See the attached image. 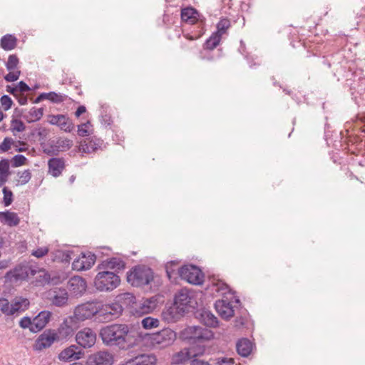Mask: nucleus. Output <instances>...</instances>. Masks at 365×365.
Instances as JSON below:
<instances>
[{
  "instance_id": "c85d7f7f",
  "label": "nucleus",
  "mask_w": 365,
  "mask_h": 365,
  "mask_svg": "<svg viewBox=\"0 0 365 365\" xmlns=\"http://www.w3.org/2000/svg\"><path fill=\"white\" fill-rule=\"evenodd\" d=\"M96 314L95 316L96 319L102 322H110L112 321L108 306L106 304H103L99 302H96Z\"/></svg>"
},
{
  "instance_id": "423d86ee",
  "label": "nucleus",
  "mask_w": 365,
  "mask_h": 365,
  "mask_svg": "<svg viewBox=\"0 0 365 365\" xmlns=\"http://www.w3.org/2000/svg\"><path fill=\"white\" fill-rule=\"evenodd\" d=\"M148 335L151 344L160 349L170 346L176 339L175 332L170 329H163L158 332Z\"/></svg>"
},
{
  "instance_id": "e2e57ef3",
  "label": "nucleus",
  "mask_w": 365,
  "mask_h": 365,
  "mask_svg": "<svg viewBox=\"0 0 365 365\" xmlns=\"http://www.w3.org/2000/svg\"><path fill=\"white\" fill-rule=\"evenodd\" d=\"M58 253L59 254V255H62V257L66 261H68L71 259V256H70L69 252H61V251H58Z\"/></svg>"
},
{
  "instance_id": "8fccbe9b",
  "label": "nucleus",
  "mask_w": 365,
  "mask_h": 365,
  "mask_svg": "<svg viewBox=\"0 0 365 365\" xmlns=\"http://www.w3.org/2000/svg\"><path fill=\"white\" fill-rule=\"evenodd\" d=\"M20 75H21L20 70H14V71H9V73H7L4 76V79L7 82H14L19 79Z\"/></svg>"
},
{
  "instance_id": "2f4dec72",
  "label": "nucleus",
  "mask_w": 365,
  "mask_h": 365,
  "mask_svg": "<svg viewBox=\"0 0 365 365\" xmlns=\"http://www.w3.org/2000/svg\"><path fill=\"white\" fill-rule=\"evenodd\" d=\"M56 334L58 336V341L73 336V330L71 326L63 322L60 325L58 330L56 331Z\"/></svg>"
},
{
  "instance_id": "72a5a7b5",
  "label": "nucleus",
  "mask_w": 365,
  "mask_h": 365,
  "mask_svg": "<svg viewBox=\"0 0 365 365\" xmlns=\"http://www.w3.org/2000/svg\"><path fill=\"white\" fill-rule=\"evenodd\" d=\"M76 346H71L68 348L63 350L59 354V359L63 361H68L71 359H78L79 357L76 352Z\"/></svg>"
},
{
  "instance_id": "4be33fe9",
  "label": "nucleus",
  "mask_w": 365,
  "mask_h": 365,
  "mask_svg": "<svg viewBox=\"0 0 365 365\" xmlns=\"http://www.w3.org/2000/svg\"><path fill=\"white\" fill-rule=\"evenodd\" d=\"M103 141L98 138L86 139L81 142L78 150L81 153H91L100 149Z\"/></svg>"
},
{
  "instance_id": "603ef678",
  "label": "nucleus",
  "mask_w": 365,
  "mask_h": 365,
  "mask_svg": "<svg viewBox=\"0 0 365 365\" xmlns=\"http://www.w3.org/2000/svg\"><path fill=\"white\" fill-rule=\"evenodd\" d=\"M48 250L47 247H38L36 250L32 251L31 255L37 258H41L48 254Z\"/></svg>"
},
{
  "instance_id": "49530a36",
  "label": "nucleus",
  "mask_w": 365,
  "mask_h": 365,
  "mask_svg": "<svg viewBox=\"0 0 365 365\" xmlns=\"http://www.w3.org/2000/svg\"><path fill=\"white\" fill-rule=\"evenodd\" d=\"M26 158L23 155H16L15 156L13 157V158L11 160V165L14 168L21 166L26 163Z\"/></svg>"
},
{
  "instance_id": "bb28decb",
  "label": "nucleus",
  "mask_w": 365,
  "mask_h": 365,
  "mask_svg": "<svg viewBox=\"0 0 365 365\" xmlns=\"http://www.w3.org/2000/svg\"><path fill=\"white\" fill-rule=\"evenodd\" d=\"M236 349L238 354L243 357H247L252 352V344L247 339H241L237 341Z\"/></svg>"
},
{
  "instance_id": "dca6fc26",
  "label": "nucleus",
  "mask_w": 365,
  "mask_h": 365,
  "mask_svg": "<svg viewBox=\"0 0 365 365\" xmlns=\"http://www.w3.org/2000/svg\"><path fill=\"white\" fill-rule=\"evenodd\" d=\"M96 262V255L89 253L88 255L81 254L75 259L72 263V269L76 271L88 270L91 268Z\"/></svg>"
},
{
  "instance_id": "9d476101",
  "label": "nucleus",
  "mask_w": 365,
  "mask_h": 365,
  "mask_svg": "<svg viewBox=\"0 0 365 365\" xmlns=\"http://www.w3.org/2000/svg\"><path fill=\"white\" fill-rule=\"evenodd\" d=\"M34 274L35 271L29 265L19 264L14 269L8 272L5 275V278L11 282H17L18 281L27 279L29 274L34 275Z\"/></svg>"
},
{
  "instance_id": "f8f14e48",
  "label": "nucleus",
  "mask_w": 365,
  "mask_h": 365,
  "mask_svg": "<svg viewBox=\"0 0 365 365\" xmlns=\"http://www.w3.org/2000/svg\"><path fill=\"white\" fill-rule=\"evenodd\" d=\"M206 346L190 347L185 352V358L189 365H211L209 361L200 359L205 353Z\"/></svg>"
},
{
  "instance_id": "f257e3e1",
  "label": "nucleus",
  "mask_w": 365,
  "mask_h": 365,
  "mask_svg": "<svg viewBox=\"0 0 365 365\" xmlns=\"http://www.w3.org/2000/svg\"><path fill=\"white\" fill-rule=\"evenodd\" d=\"M100 336L104 344L127 350L135 344V338L127 324H113L101 329Z\"/></svg>"
},
{
  "instance_id": "cd10ccee",
  "label": "nucleus",
  "mask_w": 365,
  "mask_h": 365,
  "mask_svg": "<svg viewBox=\"0 0 365 365\" xmlns=\"http://www.w3.org/2000/svg\"><path fill=\"white\" fill-rule=\"evenodd\" d=\"M11 304L14 314L16 312H21L26 310L29 307L30 302L27 298L16 297Z\"/></svg>"
},
{
  "instance_id": "7ed1b4c3",
  "label": "nucleus",
  "mask_w": 365,
  "mask_h": 365,
  "mask_svg": "<svg viewBox=\"0 0 365 365\" xmlns=\"http://www.w3.org/2000/svg\"><path fill=\"white\" fill-rule=\"evenodd\" d=\"M94 279V286L98 291L110 292L120 283V277L114 272L101 269Z\"/></svg>"
},
{
  "instance_id": "6ab92c4d",
  "label": "nucleus",
  "mask_w": 365,
  "mask_h": 365,
  "mask_svg": "<svg viewBox=\"0 0 365 365\" xmlns=\"http://www.w3.org/2000/svg\"><path fill=\"white\" fill-rule=\"evenodd\" d=\"M86 282L81 277L74 276L68 282V289L75 296L82 295L86 292Z\"/></svg>"
},
{
  "instance_id": "39448f33",
  "label": "nucleus",
  "mask_w": 365,
  "mask_h": 365,
  "mask_svg": "<svg viewBox=\"0 0 365 365\" xmlns=\"http://www.w3.org/2000/svg\"><path fill=\"white\" fill-rule=\"evenodd\" d=\"M52 313L50 311L43 310L31 319L29 317H23L19 322L22 329H29L32 333L41 331L49 322Z\"/></svg>"
},
{
  "instance_id": "1a4fd4ad",
  "label": "nucleus",
  "mask_w": 365,
  "mask_h": 365,
  "mask_svg": "<svg viewBox=\"0 0 365 365\" xmlns=\"http://www.w3.org/2000/svg\"><path fill=\"white\" fill-rule=\"evenodd\" d=\"M192 297L190 292L187 289H182L175 294L174 298V306L178 313L184 314L189 311L191 306Z\"/></svg>"
},
{
  "instance_id": "de8ad7c7",
  "label": "nucleus",
  "mask_w": 365,
  "mask_h": 365,
  "mask_svg": "<svg viewBox=\"0 0 365 365\" xmlns=\"http://www.w3.org/2000/svg\"><path fill=\"white\" fill-rule=\"evenodd\" d=\"M91 126V124L89 121L86 123H82L78 126V134L80 136L85 137L88 136L90 134L89 128Z\"/></svg>"
},
{
  "instance_id": "a211bd4d",
  "label": "nucleus",
  "mask_w": 365,
  "mask_h": 365,
  "mask_svg": "<svg viewBox=\"0 0 365 365\" xmlns=\"http://www.w3.org/2000/svg\"><path fill=\"white\" fill-rule=\"evenodd\" d=\"M48 121L50 124L57 125L66 132H71L74 127L72 120L64 115H50Z\"/></svg>"
},
{
  "instance_id": "c03bdc74",
  "label": "nucleus",
  "mask_w": 365,
  "mask_h": 365,
  "mask_svg": "<svg viewBox=\"0 0 365 365\" xmlns=\"http://www.w3.org/2000/svg\"><path fill=\"white\" fill-rule=\"evenodd\" d=\"M4 197L3 202L4 206H9L13 202V192L7 187H4L2 190Z\"/></svg>"
},
{
  "instance_id": "37998d69",
  "label": "nucleus",
  "mask_w": 365,
  "mask_h": 365,
  "mask_svg": "<svg viewBox=\"0 0 365 365\" xmlns=\"http://www.w3.org/2000/svg\"><path fill=\"white\" fill-rule=\"evenodd\" d=\"M17 176L19 178L18 182L20 185H25L29 182L31 178V173L30 170H24L22 172H18Z\"/></svg>"
},
{
  "instance_id": "a19ab883",
  "label": "nucleus",
  "mask_w": 365,
  "mask_h": 365,
  "mask_svg": "<svg viewBox=\"0 0 365 365\" xmlns=\"http://www.w3.org/2000/svg\"><path fill=\"white\" fill-rule=\"evenodd\" d=\"M19 63V59L16 54L9 55L8 61L6 63V68L8 71H11L14 70H19L18 65Z\"/></svg>"
},
{
  "instance_id": "412c9836",
  "label": "nucleus",
  "mask_w": 365,
  "mask_h": 365,
  "mask_svg": "<svg viewBox=\"0 0 365 365\" xmlns=\"http://www.w3.org/2000/svg\"><path fill=\"white\" fill-rule=\"evenodd\" d=\"M215 307L219 315L225 319H229L234 316L233 307L230 302L226 300H217L215 303Z\"/></svg>"
},
{
  "instance_id": "09e8293b",
  "label": "nucleus",
  "mask_w": 365,
  "mask_h": 365,
  "mask_svg": "<svg viewBox=\"0 0 365 365\" xmlns=\"http://www.w3.org/2000/svg\"><path fill=\"white\" fill-rule=\"evenodd\" d=\"M13 143L14 140L11 138L6 137L3 142L0 144V153L8 151L11 148Z\"/></svg>"
},
{
  "instance_id": "052dcab7",
  "label": "nucleus",
  "mask_w": 365,
  "mask_h": 365,
  "mask_svg": "<svg viewBox=\"0 0 365 365\" xmlns=\"http://www.w3.org/2000/svg\"><path fill=\"white\" fill-rule=\"evenodd\" d=\"M86 111V108L84 106H80L76 113H75V115L78 118L81 115H82L83 113H84Z\"/></svg>"
},
{
  "instance_id": "4c0bfd02",
  "label": "nucleus",
  "mask_w": 365,
  "mask_h": 365,
  "mask_svg": "<svg viewBox=\"0 0 365 365\" xmlns=\"http://www.w3.org/2000/svg\"><path fill=\"white\" fill-rule=\"evenodd\" d=\"M46 100L50 101L54 103H60L66 100L67 96L62 93H57L56 92L51 91L48 93H46Z\"/></svg>"
},
{
  "instance_id": "f704fd0d",
  "label": "nucleus",
  "mask_w": 365,
  "mask_h": 365,
  "mask_svg": "<svg viewBox=\"0 0 365 365\" xmlns=\"http://www.w3.org/2000/svg\"><path fill=\"white\" fill-rule=\"evenodd\" d=\"M9 162L7 159H1L0 160V182L4 184L9 175Z\"/></svg>"
},
{
  "instance_id": "338daca9",
  "label": "nucleus",
  "mask_w": 365,
  "mask_h": 365,
  "mask_svg": "<svg viewBox=\"0 0 365 365\" xmlns=\"http://www.w3.org/2000/svg\"><path fill=\"white\" fill-rule=\"evenodd\" d=\"M184 37L186 38V40H189V41H193L195 38L190 36L189 34H186L184 35Z\"/></svg>"
},
{
  "instance_id": "aec40b11",
  "label": "nucleus",
  "mask_w": 365,
  "mask_h": 365,
  "mask_svg": "<svg viewBox=\"0 0 365 365\" xmlns=\"http://www.w3.org/2000/svg\"><path fill=\"white\" fill-rule=\"evenodd\" d=\"M97 268L99 270H113L115 273V272L123 270L125 268V263L119 257H111L101 262Z\"/></svg>"
},
{
  "instance_id": "3c124183",
  "label": "nucleus",
  "mask_w": 365,
  "mask_h": 365,
  "mask_svg": "<svg viewBox=\"0 0 365 365\" xmlns=\"http://www.w3.org/2000/svg\"><path fill=\"white\" fill-rule=\"evenodd\" d=\"M0 101L4 110H8L11 108L13 101L9 96L4 95L3 96H1Z\"/></svg>"
},
{
  "instance_id": "69168bd1",
  "label": "nucleus",
  "mask_w": 365,
  "mask_h": 365,
  "mask_svg": "<svg viewBox=\"0 0 365 365\" xmlns=\"http://www.w3.org/2000/svg\"><path fill=\"white\" fill-rule=\"evenodd\" d=\"M8 266V263L6 261H1L0 262V269H5Z\"/></svg>"
},
{
  "instance_id": "a878e982",
  "label": "nucleus",
  "mask_w": 365,
  "mask_h": 365,
  "mask_svg": "<svg viewBox=\"0 0 365 365\" xmlns=\"http://www.w3.org/2000/svg\"><path fill=\"white\" fill-rule=\"evenodd\" d=\"M181 19L190 24H194L197 21L198 12L192 7H186L181 11Z\"/></svg>"
},
{
  "instance_id": "20e7f679",
  "label": "nucleus",
  "mask_w": 365,
  "mask_h": 365,
  "mask_svg": "<svg viewBox=\"0 0 365 365\" xmlns=\"http://www.w3.org/2000/svg\"><path fill=\"white\" fill-rule=\"evenodd\" d=\"M153 279V274L151 269L145 266H135L127 273V281L133 287L147 285Z\"/></svg>"
},
{
  "instance_id": "774afa93",
  "label": "nucleus",
  "mask_w": 365,
  "mask_h": 365,
  "mask_svg": "<svg viewBox=\"0 0 365 365\" xmlns=\"http://www.w3.org/2000/svg\"><path fill=\"white\" fill-rule=\"evenodd\" d=\"M76 180V176L75 175H71L70 178H69V182L71 184H72Z\"/></svg>"
},
{
  "instance_id": "0e129e2a",
  "label": "nucleus",
  "mask_w": 365,
  "mask_h": 365,
  "mask_svg": "<svg viewBox=\"0 0 365 365\" xmlns=\"http://www.w3.org/2000/svg\"><path fill=\"white\" fill-rule=\"evenodd\" d=\"M180 48L184 50H188L190 48L189 46L187 45V42H181L180 43Z\"/></svg>"
},
{
  "instance_id": "ea45409f",
  "label": "nucleus",
  "mask_w": 365,
  "mask_h": 365,
  "mask_svg": "<svg viewBox=\"0 0 365 365\" xmlns=\"http://www.w3.org/2000/svg\"><path fill=\"white\" fill-rule=\"evenodd\" d=\"M230 26V22L227 19H221L217 24V31L214 32L220 35V37L226 33L227 30Z\"/></svg>"
},
{
  "instance_id": "f3484780",
  "label": "nucleus",
  "mask_w": 365,
  "mask_h": 365,
  "mask_svg": "<svg viewBox=\"0 0 365 365\" xmlns=\"http://www.w3.org/2000/svg\"><path fill=\"white\" fill-rule=\"evenodd\" d=\"M134 304L135 314L138 315H143L152 312L156 308L157 300L154 297H151L149 299H143L138 303L135 301V302L130 305Z\"/></svg>"
},
{
  "instance_id": "4d7b16f0",
  "label": "nucleus",
  "mask_w": 365,
  "mask_h": 365,
  "mask_svg": "<svg viewBox=\"0 0 365 365\" xmlns=\"http://www.w3.org/2000/svg\"><path fill=\"white\" fill-rule=\"evenodd\" d=\"M16 88L19 93H24L31 90L30 87L24 81L19 82Z\"/></svg>"
},
{
  "instance_id": "f03ea898",
  "label": "nucleus",
  "mask_w": 365,
  "mask_h": 365,
  "mask_svg": "<svg viewBox=\"0 0 365 365\" xmlns=\"http://www.w3.org/2000/svg\"><path fill=\"white\" fill-rule=\"evenodd\" d=\"M182 336L190 347L206 346L205 343L214 338V334L206 327L190 326L182 331Z\"/></svg>"
},
{
  "instance_id": "864d4df0",
  "label": "nucleus",
  "mask_w": 365,
  "mask_h": 365,
  "mask_svg": "<svg viewBox=\"0 0 365 365\" xmlns=\"http://www.w3.org/2000/svg\"><path fill=\"white\" fill-rule=\"evenodd\" d=\"M217 365H233L235 361L232 358L218 357L215 359Z\"/></svg>"
},
{
  "instance_id": "c9c22d12",
  "label": "nucleus",
  "mask_w": 365,
  "mask_h": 365,
  "mask_svg": "<svg viewBox=\"0 0 365 365\" xmlns=\"http://www.w3.org/2000/svg\"><path fill=\"white\" fill-rule=\"evenodd\" d=\"M178 264V262L176 261H170L165 264L166 274L170 280L175 279L176 276L179 275L178 269L180 268L177 267Z\"/></svg>"
},
{
  "instance_id": "13d9d810",
  "label": "nucleus",
  "mask_w": 365,
  "mask_h": 365,
  "mask_svg": "<svg viewBox=\"0 0 365 365\" xmlns=\"http://www.w3.org/2000/svg\"><path fill=\"white\" fill-rule=\"evenodd\" d=\"M15 98L18 100V102L21 106L26 105L28 102V98L25 95H24V93H19V95H17V96Z\"/></svg>"
},
{
  "instance_id": "5701e85b",
  "label": "nucleus",
  "mask_w": 365,
  "mask_h": 365,
  "mask_svg": "<svg viewBox=\"0 0 365 365\" xmlns=\"http://www.w3.org/2000/svg\"><path fill=\"white\" fill-rule=\"evenodd\" d=\"M48 173L53 177L60 176L65 169V160L62 158H52L48 162Z\"/></svg>"
},
{
  "instance_id": "9b49d317",
  "label": "nucleus",
  "mask_w": 365,
  "mask_h": 365,
  "mask_svg": "<svg viewBox=\"0 0 365 365\" xmlns=\"http://www.w3.org/2000/svg\"><path fill=\"white\" fill-rule=\"evenodd\" d=\"M96 312V302H88L76 307L74 317L78 321L83 322L94 317Z\"/></svg>"
},
{
  "instance_id": "bf43d9fd",
  "label": "nucleus",
  "mask_w": 365,
  "mask_h": 365,
  "mask_svg": "<svg viewBox=\"0 0 365 365\" xmlns=\"http://www.w3.org/2000/svg\"><path fill=\"white\" fill-rule=\"evenodd\" d=\"M6 91L12 94L14 97L19 95L16 86L15 87H11V86H6Z\"/></svg>"
},
{
  "instance_id": "5fc2aeb1",
  "label": "nucleus",
  "mask_w": 365,
  "mask_h": 365,
  "mask_svg": "<svg viewBox=\"0 0 365 365\" xmlns=\"http://www.w3.org/2000/svg\"><path fill=\"white\" fill-rule=\"evenodd\" d=\"M57 143L62 148V150H68L73 145V141L69 139L58 140Z\"/></svg>"
},
{
  "instance_id": "b1692460",
  "label": "nucleus",
  "mask_w": 365,
  "mask_h": 365,
  "mask_svg": "<svg viewBox=\"0 0 365 365\" xmlns=\"http://www.w3.org/2000/svg\"><path fill=\"white\" fill-rule=\"evenodd\" d=\"M50 294L53 305L56 307H63L67 304L68 294L66 289H55Z\"/></svg>"
},
{
  "instance_id": "79ce46f5",
  "label": "nucleus",
  "mask_w": 365,
  "mask_h": 365,
  "mask_svg": "<svg viewBox=\"0 0 365 365\" xmlns=\"http://www.w3.org/2000/svg\"><path fill=\"white\" fill-rule=\"evenodd\" d=\"M141 323H142V326L143 327V328L148 329L158 327L159 326L160 322L156 318L148 317L144 318L142 320Z\"/></svg>"
},
{
  "instance_id": "6e6552de",
  "label": "nucleus",
  "mask_w": 365,
  "mask_h": 365,
  "mask_svg": "<svg viewBox=\"0 0 365 365\" xmlns=\"http://www.w3.org/2000/svg\"><path fill=\"white\" fill-rule=\"evenodd\" d=\"M178 274L182 279L190 284H200L203 282L204 274L197 266L192 264L184 265L180 267Z\"/></svg>"
},
{
  "instance_id": "58836bf2",
  "label": "nucleus",
  "mask_w": 365,
  "mask_h": 365,
  "mask_svg": "<svg viewBox=\"0 0 365 365\" xmlns=\"http://www.w3.org/2000/svg\"><path fill=\"white\" fill-rule=\"evenodd\" d=\"M7 316L13 315L14 311L11 308V304L6 299H0V317L2 314Z\"/></svg>"
},
{
  "instance_id": "e433bc0d",
  "label": "nucleus",
  "mask_w": 365,
  "mask_h": 365,
  "mask_svg": "<svg viewBox=\"0 0 365 365\" xmlns=\"http://www.w3.org/2000/svg\"><path fill=\"white\" fill-rule=\"evenodd\" d=\"M220 40L221 37L220 36V35L213 33L211 35V36L208 39H207V41L204 43V49L209 51L213 50L218 46V44L220 42Z\"/></svg>"
},
{
  "instance_id": "393cba45",
  "label": "nucleus",
  "mask_w": 365,
  "mask_h": 365,
  "mask_svg": "<svg viewBox=\"0 0 365 365\" xmlns=\"http://www.w3.org/2000/svg\"><path fill=\"white\" fill-rule=\"evenodd\" d=\"M0 222L9 227H15L19 224L20 218L16 212L7 210L0 212Z\"/></svg>"
},
{
  "instance_id": "7c9ffc66",
  "label": "nucleus",
  "mask_w": 365,
  "mask_h": 365,
  "mask_svg": "<svg viewBox=\"0 0 365 365\" xmlns=\"http://www.w3.org/2000/svg\"><path fill=\"white\" fill-rule=\"evenodd\" d=\"M199 319L207 327H215L218 324L217 317L207 310H202L200 314Z\"/></svg>"
},
{
  "instance_id": "680f3d73",
  "label": "nucleus",
  "mask_w": 365,
  "mask_h": 365,
  "mask_svg": "<svg viewBox=\"0 0 365 365\" xmlns=\"http://www.w3.org/2000/svg\"><path fill=\"white\" fill-rule=\"evenodd\" d=\"M43 100H46V93H41L38 97H36L34 100L33 103H40L41 101H42Z\"/></svg>"
},
{
  "instance_id": "0eeeda50",
  "label": "nucleus",
  "mask_w": 365,
  "mask_h": 365,
  "mask_svg": "<svg viewBox=\"0 0 365 365\" xmlns=\"http://www.w3.org/2000/svg\"><path fill=\"white\" fill-rule=\"evenodd\" d=\"M135 297L129 292L123 293L118 297V300L110 304H106L111 319L118 318L123 310V305L129 306L135 302Z\"/></svg>"
},
{
  "instance_id": "2eb2a0df",
  "label": "nucleus",
  "mask_w": 365,
  "mask_h": 365,
  "mask_svg": "<svg viewBox=\"0 0 365 365\" xmlns=\"http://www.w3.org/2000/svg\"><path fill=\"white\" fill-rule=\"evenodd\" d=\"M113 356L107 351H100L90 355L87 359V365H112Z\"/></svg>"
},
{
  "instance_id": "ddd939ff",
  "label": "nucleus",
  "mask_w": 365,
  "mask_h": 365,
  "mask_svg": "<svg viewBox=\"0 0 365 365\" xmlns=\"http://www.w3.org/2000/svg\"><path fill=\"white\" fill-rule=\"evenodd\" d=\"M54 341H58V336L53 329L45 330L36 340V350H41L50 347Z\"/></svg>"
},
{
  "instance_id": "473e14b6",
  "label": "nucleus",
  "mask_w": 365,
  "mask_h": 365,
  "mask_svg": "<svg viewBox=\"0 0 365 365\" xmlns=\"http://www.w3.org/2000/svg\"><path fill=\"white\" fill-rule=\"evenodd\" d=\"M43 115V108L33 107L30 109L29 113L24 115V118L28 123H34L39 120Z\"/></svg>"
},
{
  "instance_id": "4468645a",
  "label": "nucleus",
  "mask_w": 365,
  "mask_h": 365,
  "mask_svg": "<svg viewBox=\"0 0 365 365\" xmlns=\"http://www.w3.org/2000/svg\"><path fill=\"white\" fill-rule=\"evenodd\" d=\"M76 340L82 347L90 348L96 343V334L91 329L85 328L77 333Z\"/></svg>"
},
{
  "instance_id": "6e6d98bb",
  "label": "nucleus",
  "mask_w": 365,
  "mask_h": 365,
  "mask_svg": "<svg viewBox=\"0 0 365 365\" xmlns=\"http://www.w3.org/2000/svg\"><path fill=\"white\" fill-rule=\"evenodd\" d=\"M212 285L215 287V290L217 292H222L225 291L228 289V286L224 282L221 280H217L216 282H212Z\"/></svg>"
},
{
  "instance_id": "a18cd8bd",
  "label": "nucleus",
  "mask_w": 365,
  "mask_h": 365,
  "mask_svg": "<svg viewBox=\"0 0 365 365\" xmlns=\"http://www.w3.org/2000/svg\"><path fill=\"white\" fill-rule=\"evenodd\" d=\"M11 130L13 132H23L26 130V126L24 123L21 120L18 119H13L11 121Z\"/></svg>"
},
{
  "instance_id": "c756f323",
  "label": "nucleus",
  "mask_w": 365,
  "mask_h": 365,
  "mask_svg": "<svg viewBox=\"0 0 365 365\" xmlns=\"http://www.w3.org/2000/svg\"><path fill=\"white\" fill-rule=\"evenodd\" d=\"M17 45V38L11 34H6L1 38L0 46L4 51L14 49Z\"/></svg>"
}]
</instances>
